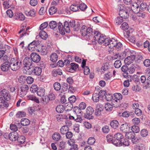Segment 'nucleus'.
I'll use <instances>...</instances> for the list:
<instances>
[{
  "label": "nucleus",
  "mask_w": 150,
  "mask_h": 150,
  "mask_svg": "<svg viewBox=\"0 0 150 150\" xmlns=\"http://www.w3.org/2000/svg\"><path fill=\"white\" fill-rule=\"evenodd\" d=\"M135 134L133 132L129 131L126 133L125 136L127 138L131 140Z\"/></svg>",
  "instance_id": "473e14b6"
},
{
  "label": "nucleus",
  "mask_w": 150,
  "mask_h": 150,
  "mask_svg": "<svg viewBox=\"0 0 150 150\" xmlns=\"http://www.w3.org/2000/svg\"><path fill=\"white\" fill-rule=\"evenodd\" d=\"M107 38H106V36L104 35L98 31H95L94 32L93 38L92 41V44L95 45L97 42L100 44L103 43L105 45V43H106L107 41H106Z\"/></svg>",
  "instance_id": "f257e3e1"
},
{
  "label": "nucleus",
  "mask_w": 150,
  "mask_h": 150,
  "mask_svg": "<svg viewBox=\"0 0 150 150\" xmlns=\"http://www.w3.org/2000/svg\"><path fill=\"white\" fill-rule=\"evenodd\" d=\"M123 21V18H122L117 17L115 20V24L116 25H120Z\"/></svg>",
  "instance_id": "8fccbe9b"
},
{
  "label": "nucleus",
  "mask_w": 150,
  "mask_h": 150,
  "mask_svg": "<svg viewBox=\"0 0 150 150\" xmlns=\"http://www.w3.org/2000/svg\"><path fill=\"white\" fill-rule=\"evenodd\" d=\"M130 129V127L128 125V124L126 123L122 124L120 128L121 131L126 133L129 131Z\"/></svg>",
  "instance_id": "6ab92c4d"
},
{
  "label": "nucleus",
  "mask_w": 150,
  "mask_h": 150,
  "mask_svg": "<svg viewBox=\"0 0 150 150\" xmlns=\"http://www.w3.org/2000/svg\"><path fill=\"white\" fill-rule=\"evenodd\" d=\"M103 111V110L101 109V108H96L95 110V114L96 116H99L102 114V112Z\"/></svg>",
  "instance_id": "4d7b16f0"
},
{
  "label": "nucleus",
  "mask_w": 150,
  "mask_h": 150,
  "mask_svg": "<svg viewBox=\"0 0 150 150\" xmlns=\"http://www.w3.org/2000/svg\"><path fill=\"white\" fill-rule=\"evenodd\" d=\"M68 143L71 146L69 150H78V146L76 144L74 139H70L68 141Z\"/></svg>",
  "instance_id": "9b49d317"
},
{
  "label": "nucleus",
  "mask_w": 150,
  "mask_h": 150,
  "mask_svg": "<svg viewBox=\"0 0 150 150\" xmlns=\"http://www.w3.org/2000/svg\"><path fill=\"white\" fill-rule=\"evenodd\" d=\"M139 67L138 65L136 64H132L128 69V71L130 74L133 73L136 69H138Z\"/></svg>",
  "instance_id": "2eb2a0df"
},
{
  "label": "nucleus",
  "mask_w": 150,
  "mask_h": 150,
  "mask_svg": "<svg viewBox=\"0 0 150 150\" xmlns=\"http://www.w3.org/2000/svg\"><path fill=\"white\" fill-rule=\"evenodd\" d=\"M53 87L54 90L56 91L60 90L61 88V85L58 82H55L53 84Z\"/></svg>",
  "instance_id": "49530a36"
},
{
  "label": "nucleus",
  "mask_w": 150,
  "mask_h": 150,
  "mask_svg": "<svg viewBox=\"0 0 150 150\" xmlns=\"http://www.w3.org/2000/svg\"><path fill=\"white\" fill-rule=\"evenodd\" d=\"M47 96L50 101L53 100H54L55 98V95L52 92L49 93L48 95Z\"/></svg>",
  "instance_id": "774afa93"
},
{
  "label": "nucleus",
  "mask_w": 150,
  "mask_h": 150,
  "mask_svg": "<svg viewBox=\"0 0 150 150\" xmlns=\"http://www.w3.org/2000/svg\"><path fill=\"white\" fill-rule=\"evenodd\" d=\"M147 5L145 2H142L140 5V8L142 11L145 10L147 8Z\"/></svg>",
  "instance_id": "0e129e2a"
},
{
  "label": "nucleus",
  "mask_w": 150,
  "mask_h": 150,
  "mask_svg": "<svg viewBox=\"0 0 150 150\" xmlns=\"http://www.w3.org/2000/svg\"><path fill=\"white\" fill-rule=\"evenodd\" d=\"M25 14L26 16H28L34 17L35 16L36 11L34 9L30 10V11H25Z\"/></svg>",
  "instance_id": "412c9836"
},
{
  "label": "nucleus",
  "mask_w": 150,
  "mask_h": 150,
  "mask_svg": "<svg viewBox=\"0 0 150 150\" xmlns=\"http://www.w3.org/2000/svg\"><path fill=\"white\" fill-rule=\"evenodd\" d=\"M30 57L34 62L38 63L40 60V56L36 53L33 52L30 54Z\"/></svg>",
  "instance_id": "9d476101"
},
{
  "label": "nucleus",
  "mask_w": 150,
  "mask_h": 150,
  "mask_svg": "<svg viewBox=\"0 0 150 150\" xmlns=\"http://www.w3.org/2000/svg\"><path fill=\"white\" fill-rule=\"evenodd\" d=\"M79 65L75 63H71L70 64V68L69 69L70 70L71 69L76 71L78 68Z\"/></svg>",
  "instance_id": "a18cd8bd"
},
{
  "label": "nucleus",
  "mask_w": 150,
  "mask_h": 150,
  "mask_svg": "<svg viewBox=\"0 0 150 150\" xmlns=\"http://www.w3.org/2000/svg\"><path fill=\"white\" fill-rule=\"evenodd\" d=\"M135 58V56L134 55H131L128 56L125 59L124 63L126 64L129 65L133 62Z\"/></svg>",
  "instance_id": "4468645a"
},
{
  "label": "nucleus",
  "mask_w": 150,
  "mask_h": 150,
  "mask_svg": "<svg viewBox=\"0 0 150 150\" xmlns=\"http://www.w3.org/2000/svg\"><path fill=\"white\" fill-rule=\"evenodd\" d=\"M114 139L112 141V144L116 146L120 145L121 141H122L124 137L122 134L120 133H117L114 135Z\"/></svg>",
  "instance_id": "20e7f679"
},
{
  "label": "nucleus",
  "mask_w": 150,
  "mask_h": 150,
  "mask_svg": "<svg viewBox=\"0 0 150 150\" xmlns=\"http://www.w3.org/2000/svg\"><path fill=\"white\" fill-rule=\"evenodd\" d=\"M10 67V65L8 62H6L3 63L1 65V68L3 71H7Z\"/></svg>",
  "instance_id": "ddd939ff"
},
{
  "label": "nucleus",
  "mask_w": 150,
  "mask_h": 150,
  "mask_svg": "<svg viewBox=\"0 0 150 150\" xmlns=\"http://www.w3.org/2000/svg\"><path fill=\"white\" fill-rule=\"evenodd\" d=\"M18 134L16 132H13L10 133L8 135V138L12 141H15L17 140Z\"/></svg>",
  "instance_id": "a211bd4d"
},
{
  "label": "nucleus",
  "mask_w": 150,
  "mask_h": 150,
  "mask_svg": "<svg viewBox=\"0 0 150 150\" xmlns=\"http://www.w3.org/2000/svg\"><path fill=\"white\" fill-rule=\"evenodd\" d=\"M30 28L29 27H28L27 28L25 31H23V30H21L19 32V33H21L22 32H23L20 35V37L22 38L23 37V36L25 35H28L29 34V33L28 32V30Z\"/></svg>",
  "instance_id": "ea45409f"
},
{
  "label": "nucleus",
  "mask_w": 150,
  "mask_h": 150,
  "mask_svg": "<svg viewBox=\"0 0 150 150\" xmlns=\"http://www.w3.org/2000/svg\"><path fill=\"white\" fill-rule=\"evenodd\" d=\"M120 28L123 30H125L128 29L129 26L127 23L124 22L121 25Z\"/></svg>",
  "instance_id": "864d4df0"
},
{
  "label": "nucleus",
  "mask_w": 150,
  "mask_h": 150,
  "mask_svg": "<svg viewBox=\"0 0 150 150\" xmlns=\"http://www.w3.org/2000/svg\"><path fill=\"white\" fill-rule=\"evenodd\" d=\"M15 18L20 21H23L25 19L24 15L21 13H18L16 14Z\"/></svg>",
  "instance_id": "4be33fe9"
},
{
  "label": "nucleus",
  "mask_w": 150,
  "mask_h": 150,
  "mask_svg": "<svg viewBox=\"0 0 150 150\" xmlns=\"http://www.w3.org/2000/svg\"><path fill=\"white\" fill-rule=\"evenodd\" d=\"M114 67L117 68L120 67L121 65V61L119 60H117L115 61L114 64Z\"/></svg>",
  "instance_id": "13d9d810"
},
{
  "label": "nucleus",
  "mask_w": 150,
  "mask_h": 150,
  "mask_svg": "<svg viewBox=\"0 0 150 150\" xmlns=\"http://www.w3.org/2000/svg\"><path fill=\"white\" fill-rule=\"evenodd\" d=\"M92 99L94 102H98L99 99V95L97 93H93V94Z\"/></svg>",
  "instance_id": "4c0bfd02"
},
{
  "label": "nucleus",
  "mask_w": 150,
  "mask_h": 150,
  "mask_svg": "<svg viewBox=\"0 0 150 150\" xmlns=\"http://www.w3.org/2000/svg\"><path fill=\"white\" fill-rule=\"evenodd\" d=\"M17 140L19 143L22 144L25 141V137L23 136H18Z\"/></svg>",
  "instance_id": "c03bdc74"
},
{
  "label": "nucleus",
  "mask_w": 150,
  "mask_h": 150,
  "mask_svg": "<svg viewBox=\"0 0 150 150\" xmlns=\"http://www.w3.org/2000/svg\"><path fill=\"white\" fill-rule=\"evenodd\" d=\"M1 93L5 100L9 101L11 98L9 92L6 89H3L1 92Z\"/></svg>",
  "instance_id": "1a4fd4ad"
},
{
  "label": "nucleus",
  "mask_w": 150,
  "mask_h": 150,
  "mask_svg": "<svg viewBox=\"0 0 150 150\" xmlns=\"http://www.w3.org/2000/svg\"><path fill=\"white\" fill-rule=\"evenodd\" d=\"M30 121L27 118H23L21 121V124L23 126L28 125L30 124Z\"/></svg>",
  "instance_id": "c85d7f7f"
},
{
  "label": "nucleus",
  "mask_w": 150,
  "mask_h": 150,
  "mask_svg": "<svg viewBox=\"0 0 150 150\" xmlns=\"http://www.w3.org/2000/svg\"><path fill=\"white\" fill-rule=\"evenodd\" d=\"M81 32L82 35L85 37L87 40H90L91 42L93 38L94 32L93 33V29L91 28H87L86 26L83 25L81 30Z\"/></svg>",
  "instance_id": "f03ea898"
},
{
  "label": "nucleus",
  "mask_w": 150,
  "mask_h": 150,
  "mask_svg": "<svg viewBox=\"0 0 150 150\" xmlns=\"http://www.w3.org/2000/svg\"><path fill=\"white\" fill-rule=\"evenodd\" d=\"M32 63L33 61L31 57H26L24 59L23 64L26 67H28V69H30V66L32 65Z\"/></svg>",
  "instance_id": "f8f14e48"
},
{
  "label": "nucleus",
  "mask_w": 150,
  "mask_h": 150,
  "mask_svg": "<svg viewBox=\"0 0 150 150\" xmlns=\"http://www.w3.org/2000/svg\"><path fill=\"white\" fill-rule=\"evenodd\" d=\"M106 41H107V43H105V46H108L109 47L112 48L115 47L117 41L113 38L111 39L107 38Z\"/></svg>",
  "instance_id": "6e6552de"
},
{
  "label": "nucleus",
  "mask_w": 150,
  "mask_h": 150,
  "mask_svg": "<svg viewBox=\"0 0 150 150\" xmlns=\"http://www.w3.org/2000/svg\"><path fill=\"white\" fill-rule=\"evenodd\" d=\"M70 8L71 11L74 12H76L79 10V5L74 4L71 6Z\"/></svg>",
  "instance_id": "7c9ffc66"
},
{
  "label": "nucleus",
  "mask_w": 150,
  "mask_h": 150,
  "mask_svg": "<svg viewBox=\"0 0 150 150\" xmlns=\"http://www.w3.org/2000/svg\"><path fill=\"white\" fill-rule=\"evenodd\" d=\"M132 132L134 133H138L139 131V127L136 125L132 126Z\"/></svg>",
  "instance_id": "5fc2aeb1"
},
{
  "label": "nucleus",
  "mask_w": 150,
  "mask_h": 150,
  "mask_svg": "<svg viewBox=\"0 0 150 150\" xmlns=\"http://www.w3.org/2000/svg\"><path fill=\"white\" fill-rule=\"evenodd\" d=\"M114 97L116 99L115 101L117 102V100H121L122 98V96L121 94L119 93H116L114 94Z\"/></svg>",
  "instance_id": "37998d69"
},
{
  "label": "nucleus",
  "mask_w": 150,
  "mask_h": 150,
  "mask_svg": "<svg viewBox=\"0 0 150 150\" xmlns=\"http://www.w3.org/2000/svg\"><path fill=\"white\" fill-rule=\"evenodd\" d=\"M113 137L112 135L110 134H109L106 137V139L107 142H112V141L113 140Z\"/></svg>",
  "instance_id": "338daca9"
},
{
  "label": "nucleus",
  "mask_w": 150,
  "mask_h": 150,
  "mask_svg": "<svg viewBox=\"0 0 150 150\" xmlns=\"http://www.w3.org/2000/svg\"><path fill=\"white\" fill-rule=\"evenodd\" d=\"M94 111V110L92 107H88L86 109L84 117L89 120L93 119V116L92 115V114Z\"/></svg>",
  "instance_id": "39448f33"
},
{
  "label": "nucleus",
  "mask_w": 150,
  "mask_h": 150,
  "mask_svg": "<svg viewBox=\"0 0 150 150\" xmlns=\"http://www.w3.org/2000/svg\"><path fill=\"white\" fill-rule=\"evenodd\" d=\"M58 28L59 31L61 32V33L62 34H64L65 33H64V30H63V25H62L61 23L60 22L58 23L57 24Z\"/></svg>",
  "instance_id": "603ef678"
},
{
  "label": "nucleus",
  "mask_w": 150,
  "mask_h": 150,
  "mask_svg": "<svg viewBox=\"0 0 150 150\" xmlns=\"http://www.w3.org/2000/svg\"><path fill=\"white\" fill-rule=\"evenodd\" d=\"M9 64L11 69L13 71H16L19 69L22 64L21 61L16 60L14 58L11 59Z\"/></svg>",
  "instance_id": "7ed1b4c3"
},
{
  "label": "nucleus",
  "mask_w": 150,
  "mask_h": 150,
  "mask_svg": "<svg viewBox=\"0 0 150 150\" xmlns=\"http://www.w3.org/2000/svg\"><path fill=\"white\" fill-rule=\"evenodd\" d=\"M61 137L60 134L58 132L54 133L52 135V138L55 141H57L59 140Z\"/></svg>",
  "instance_id": "2f4dec72"
},
{
  "label": "nucleus",
  "mask_w": 150,
  "mask_h": 150,
  "mask_svg": "<svg viewBox=\"0 0 150 150\" xmlns=\"http://www.w3.org/2000/svg\"><path fill=\"white\" fill-rule=\"evenodd\" d=\"M39 35L40 37L43 40H45L48 37L47 34L44 31L42 30L39 33Z\"/></svg>",
  "instance_id": "bb28decb"
},
{
  "label": "nucleus",
  "mask_w": 150,
  "mask_h": 150,
  "mask_svg": "<svg viewBox=\"0 0 150 150\" xmlns=\"http://www.w3.org/2000/svg\"><path fill=\"white\" fill-rule=\"evenodd\" d=\"M49 14L51 15H52L57 12V8L54 6L51 7L49 10Z\"/></svg>",
  "instance_id": "09e8293b"
},
{
  "label": "nucleus",
  "mask_w": 150,
  "mask_h": 150,
  "mask_svg": "<svg viewBox=\"0 0 150 150\" xmlns=\"http://www.w3.org/2000/svg\"><path fill=\"white\" fill-rule=\"evenodd\" d=\"M132 90L135 92L139 91L140 90V87L137 84L133 85L132 87Z\"/></svg>",
  "instance_id": "bf43d9fd"
},
{
  "label": "nucleus",
  "mask_w": 150,
  "mask_h": 150,
  "mask_svg": "<svg viewBox=\"0 0 150 150\" xmlns=\"http://www.w3.org/2000/svg\"><path fill=\"white\" fill-rule=\"evenodd\" d=\"M27 99L34 101L36 103H39V100L35 96L33 95H29L27 96Z\"/></svg>",
  "instance_id": "b1692460"
},
{
  "label": "nucleus",
  "mask_w": 150,
  "mask_h": 150,
  "mask_svg": "<svg viewBox=\"0 0 150 150\" xmlns=\"http://www.w3.org/2000/svg\"><path fill=\"white\" fill-rule=\"evenodd\" d=\"M87 8V6L84 3H82L79 5V8L82 11H85Z\"/></svg>",
  "instance_id": "680f3d73"
},
{
  "label": "nucleus",
  "mask_w": 150,
  "mask_h": 150,
  "mask_svg": "<svg viewBox=\"0 0 150 150\" xmlns=\"http://www.w3.org/2000/svg\"><path fill=\"white\" fill-rule=\"evenodd\" d=\"M8 106V102L5 101L2 98L0 99V107L3 108L4 107H7Z\"/></svg>",
  "instance_id": "393cba45"
},
{
  "label": "nucleus",
  "mask_w": 150,
  "mask_h": 150,
  "mask_svg": "<svg viewBox=\"0 0 150 150\" xmlns=\"http://www.w3.org/2000/svg\"><path fill=\"white\" fill-rule=\"evenodd\" d=\"M64 109V107L62 105H59L57 106L56 108V111L59 113L63 112Z\"/></svg>",
  "instance_id": "e433bc0d"
},
{
  "label": "nucleus",
  "mask_w": 150,
  "mask_h": 150,
  "mask_svg": "<svg viewBox=\"0 0 150 150\" xmlns=\"http://www.w3.org/2000/svg\"><path fill=\"white\" fill-rule=\"evenodd\" d=\"M49 26L51 29H54L57 27V24L55 21H52L49 23Z\"/></svg>",
  "instance_id": "de8ad7c7"
},
{
  "label": "nucleus",
  "mask_w": 150,
  "mask_h": 150,
  "mask_svg": "<svg viewBox=\"0 0 150 150\" xmlns=\"http://www.w3.org/2000/svg\"><path fill=\"white\" fill-rule=\"evenodd\" d=\"M127 53V52L125 51L123 52L120 54H119L118 59L120 60H122L124 59L126 57Z\"/></svg>",
  "instance_id": "052dcab7"
},
{
  "label": "nucleus",
  "mask_w": 150,
  "mask_h": 150,
  "mask_svg": "<svg viewBox=\"0 0 150 150\" xmlns=\"http://www.w3.org/2000/svg\"><path fill=\"white\" fill-rule=\"evenodd\" d=\"M86 107V104L83 102H81L79 104V107H74V109L76 108L77 110H79V109L84 110Z\"/></svg>",
  "instance_id": "72a5a7b5"
},
{
  "label": "nucleus",
  "mask_w": 150,
  "mask_h": 150,
  "mask_svg": "<svg viewBox=\"0 0 150 150\" xmlns=\"http://www.w3.org/2000/svg\"><path fill=\"white\" fill-rule=\"evenodd\" d=\"M26 81L28 84H31L33 82L34 79L32 77L29 76L26 78Z\"/></svg>",
  "instance_id": "69168bd1"
},
{
  "label": "nucleus",
  "mask_w": 150,
  "mask_h": 150,
  "mask_svg": "<svg viewBox=\"0 0 150 150\" xmlns=\"http://www.w3.org/2000/svg\"><path fill=\"white\" fill-rule=\"evenodd\" d=\"M26 115V113L23 111L18 112L16 114L17 117L21 118L25 117Z\"/></svg>",
  "instance_id": "6e6d98bb"
},
{
  "label": "nucleus",
  "mask_w": 150,
  "mask_h": 150,
  "mask_svg": "<svg viewBox=\"0 0 150 150\" xmlns=\"http://www.w3.org/2000/svg\"><path fill=\"white\" fill-rule=\"evenodd\" d=\"M42 72V69L39 67H36L32 70V73L34 75L39 76Z\"/></svg>",
  "instance_id": "f3484780"
},
{
  "label": "nucleus",
  "mask_w": 150,
  "mask_h": 150,
  "mask_svg": "<svg viewBox=\"0 0 150 150\" xmlns=\"http://www.w3.org/2000/svg\"><path fill=\"white\" fill-rule=\"evenodd\" d=\"M125 8H124L123 9H121L120 8L119 11V15L120 17L122 18H127L129 16L128 13L124 9Z\"/></svg>",
  "instance_id": "dca6fc26"
},
{
  "label": "nucleus",
  "mask_w": 150,
  "mask_h": 150,
  "mask_svg": "<svg viewBox=\"0 0 150 150\" xmlns=\"http://www.w3.org/2000/svg\"><path fill=\"white\" fill-rule=\"evenodd\" d=\"M117 42V44L115 45V47L117 51L121 50L122 46V44L120 42Z\"/></svg>",
  "instance_id": "e2e57ef3"
},
{
  "label": "nucleus",
  "mask_w": 150,
  "mask_h": 150,
  "mask_svg": "<svg viewBox=\"0 0 150 150\" xmlns=\"http://www.w3.org/2000/svg\"><path fill=\"white\" fill-rule=\"evenodd\" d=\"M69 130V128L68 125L63 126L60 129V132L62 134L64 135Z\"/></svg>",
  "instance_id": "5701e85b"
},
{
  "label": "nucleus",
  "mask_w": 150,
  "mask_h": 150,
  "mask_svg": "<svg viewBox=\"0 0 150 150\" xmlns=\"http://www.w3.org/2000/svg\"><path fill=\"white\" fill-rule=\"evenodd\" d=\"M38 89L37 85L33 84L30 87V91L32 93H34L37 92Z\"/></svg>",
  "instance_id": "a19ab883"
},
{
  "label": "nucleus",
  "mask_w": 150,
  "mask_h": 150,
  "mask_svg": "<svg viewBox=\"0 0 150 150\" xmlns=\"http://www.w3.org/2000/svg\"><path fill=\"white\" fill-rule=\"evenodd\" d=\"M39 44L40 42L38 40H34L29 44L28 48L30 51H34L37 49Z\"/></svg>",
  "instance_id": "423d86ee"
},
{
  "label": "nucleus",
  "mask_w": 150,
  "mask_h": 150,
  "mask_svg": "<svg viewBox=\"0 0 150 150\" xmlns=\"http://www.w3.org/2000/svg\"><path fill=\"white\" fill-rule=\"evenodd\" d=\"M110 125L112 127L115 129L119 125L118 122L116 120H112L111 122Z\"/></svg>",
  "instance_id": "c9c22d12"
},
{
  "label": "nucleus",
  "mask_w": 150,
  "mask_h": 150,
  "mask_svg": "<svg viewBox=\"0 0 150 150\" xmlns=\"http://www.w3.org/2000/svg\"><path fill=\"white\" fill-rule=\"evenodd\" d=\"M29 87L26 85H22L20 87V95L21 97H24L27 93L29 90Z\"/></svg>",
  "instance_id": "0eeeda50"
},
{
  "label": "nucleus",
  "mask_w": 150,
  "mask_h": 150,
  "mask_svg": "<svg viewBox=\"0 0 150 150\" xmlns=\"http://www.w3.org/2000/svg\"><path fill=\"white\" fill-rule=\"evenodd\" d=\"M52 73V75L54 77H56L57 75H61L62 74V70L59 68L53 69Z\"/></svg>",
  "instance_id": "aec40b11"
},
{
  "label": "nucleus",
  "mask_w": 150,
  "mask_h": 150,
  "mask_svg": "<svg viewBox=\"0 0 150 150\" xmlns=\"http://www.w3.org/2000/svg\"><path fill=\"white\" fill-rule=\"evenodd\" d=\"M140 133L142 136L145 137L148 135V132L146 129H144L141 130Z\"/></svg>",
  "instance_id": "79ce46f5"
},
{
  "label": "nucleus",
  "mask_w": 150,
  "mask_h": 150,
  "mask_svg": "<svg viewBox=\"0 0 150 150\" xmlns=\"http://www.w3.org/2000/svg\"><path fill=\"white\" fill-rule=\"evenodd\" d=\"M129 144V140L127 139H124L123 141H121V143H120V145H119L118 146H128Z\"/></svg>",
  "instance_id": "58836bf2"
},
{
  "label": "nucleus",
  "mask_w": 150,
  "mask_h": 150,
  "mask_svg": "<svg viewBox=\"0 0 150 150\" xmlns=\"http://www.w3.org/2000/svg\"><path fill=\"white\" fill-rule=\"evenodd\" d=\"M69 26L68 25V22L66 21L64 22V25L63 26V30L64 33L65 31L67 33H69L70 32V29L69 28Z\"/></svg>",
  "instance_id": "cd10ccee"
},
{
  "label": "nucleus",
  "mask_w": 150,
  "mask_h": 150,
  "mask_svg": "<svg viewBox=\"0 0 150 150\" xmlns=\"http://www.w3.org/2000/svg\"><path fill=\"white\" fill-rule=\"evenodd\" d=\"M141 140V138L140 137H136L135 134L131 140L133 144H136L138 143Z\"/></svg>",
  "instance_id": "c756f323"
},
{
  "label": "nucleus",
  "mask_w": 150,
  "mask_h": 150,
  "mask_svg": "<svg viewBox=\"0 0 150 150\" xmlns=\"http://www.w3.org/2000/svg\"><path fill=\"white\" fill-rule=\"evenodd\" d=\"M58 56L56 53H53L50 56V59L53 62H55L57 60Z\"/></svg>",
  "instance_id": "f704fd0d"
},
{
  "label": "nucleus",
  "mask_w": 150,
  "mask_h": 150,
  "mask_svg": "<svg viewBox=\"0 0 150 150\" xmlns=\"http://www.w3.org/2000/svg\"><path fill=\"white\" fill-rule=\"evenodd\" d=\"M38 96L41 97L43 96L45 93V90L43 88H40L38 89L37 92Z\"/></svg>",
  "instance_id": "a878e982"
},
{
  "label": "nucleus",
  "mask_w": 150,
  "mask_h": 150,
  "mask_svg": "<svg viewBox=\"0 0 150 150\" xmlns=\"http://www.w3.org/2000/svg\"><path fill=\"white\" fill-rule=\"evenodd\" d=\"M105 110L108 111H111L112 109V105L109 103H107L105 105Z\"/></svg>",
  "instance_id": "3c124183"
}]
</instances>
